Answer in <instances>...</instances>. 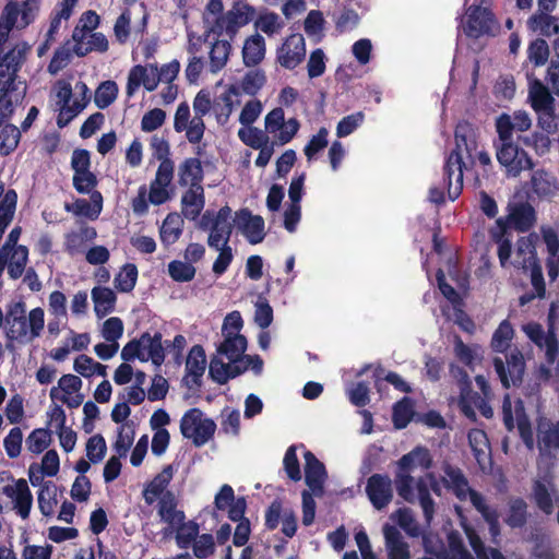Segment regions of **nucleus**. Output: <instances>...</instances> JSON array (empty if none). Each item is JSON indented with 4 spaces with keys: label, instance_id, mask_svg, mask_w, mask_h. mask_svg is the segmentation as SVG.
<instances>
[{
    "label": "nucleus",
    "instance_id": "1",
    "mask_svg": "<svg viewBox=\"0 0 559 559\" xmlns=\"http://www.w3.org/2000/svg\"><path fill=\"white\" fill-rule=\"evenodd\" d=\"M475 162L489 166L491 158L487 152L478 147L474 128L468 122H460L455 128V148L445 162L451 201H454L463 189L464 169Z\"/></svg>",
    "mask_w": 559,
    "mask_h": 559
},
{
    "label": "nucleus",
    "instance_id": "2",
    "mask_svg": "<svg viewBox=\"0 0 559 559\" xmlns=\"http://www.w3.org/2000/svg\"><path fill=\"white\" fill-rule=\"evenodd\" d=\"M513 335L512 324L509 320H503L493 332L490 344L493 352L506 353L504 360L501 357L492 359L495 371L504 389L520 386L526 368L524 356L519 348L514 347L507 353Z\"/></svg>",
    "mask_w": 559,
    "mask_h": 559
},
{
    "label": "nucleus",
    "instance_id": "3",
    "mask_svg": "<svg viewBox=\"0 0 559 559\" xmlns=\"http://www.w3.org/2000/svg\"><path fill=\"white\" fill-rule=\"evenodd\" d=\"M253 16V9L246 3H235L224 12L222 0H209L203 12L204 36L231 40L239 29L246 26Z\"/></svg>",
    "mask_w": 559,
    "mask_h": 559
},
{
    "label": "nucleus",
    "instance_id": "4",
    "mask_svg": "<svg viewBox=\"0 0 559 559\" xmlns=\"http://www.w3.org/2000/svg\"><path fill=\"white\" fill-rule=\"evenodd\" d=\"M162 333L156 332L151 335L148 332L141 334L139 338L129 341L121 350V359L124 361L118 366L114 373V381L118 385L127 384L131 381L133 376V368L129 361L139 359L146 362L150 359L153 365L160 367L165 361V353L163 347Z\"/></svg>",
    "mask_w": 559,
    "mask_h": 559
},
{
    "label": "nucleus",
    "instance_id": "5",
    "mask_svg": "<svg viewBox=\"0 0 559 559\" xmlns=\"http://www.w3.org/2000/svg\"><path fill=\"white\" fill-rule=\"evenodd\" d=\"M28 50L26 43H17L7 52H0V127L11 115L13 105L24 97V88L19 91L14 81Z\"/></svg>",
    "mask_w": 559,
    "mask_h": 559
},
{
    "label": "nucleus",
    "instance_id": "6",
    "mask_svg": "<svg viewBox=\"0 0 559 559\" xmlns=\"http://www.w3.org/2000/svg\"><path fill=\"white\" fill-rule=\"evenodd\" d=\"M535 223L536 212L530 203H510L507 207V215L496 219L489 228L490 240L495 245H511L513 230L526 233Z\"/></svg>",
    "mask_w": 559,
    "mask_h": 559
},
{
    "label": "nucleus",
    "instance_id": "7",
    "mask_svg": "<svg viewBox=\"0 0 559 559\" xmlns=\"http://www.w3.org/2000/svg\"><path fill=\"white\" fill-rule=\"evenodd\" d=\"M180 68V62L177 59L162 66L148 63L132 67L128 74L127 95L133 96L141 85L147 92L155 91L159 83H169L173 78H178Z\"/></svg>",
    "mask_w": 559,
    "mask_h": 559
},
{
    "label": "nucleus",
    "instance_id": "8",
    "mask_svg": "<svg viewBox=\"0 0 559 559\" xmlns=\"http://www.w3.org/2000/svg\"><path fill=\"white\" fill-rule=\"evenodd\" d=\"M394 476V485L399 496L407 502H414V483L412 472L417 467L429 469L432 466V457L425 447H416L404 454L397 462Z\"/></svg>",
    "mask_w": 559,
    "mask_h": 559
},
{
    "label": "nucleus",
    "instance_id": "9",
    "mask_svg": "<svg viewBox=\"0 0 559 559\" xmlns=\"http://www.w3.org/2000/svg\"><path fill=\"white\" fill-rule=\"evenodd\" d=\"M67 82H58L55 87L56 106L58 110L57 124L59 128L68 126L88 103V88L85 83L78 82L74 87Z\"/></svg>",
    "mask_w": 559,
    "mask_h": 559
},
{
    "label": "nucleus",
    "instance_id": "10",
    "mask_svg": "<svg viewBox=\"0 0 559 559\" xmlns=\"http://www.w3.org/2000/svg\"><path fill=\"white\" fill-rule=\"evenodd\" d=\"M215 431V421L204 417L203 412L198 407L188 409L180 419L182 437L191 440L197 448L206 444L214 437Z\"/></svg>",
    "mask_w": 559,
    "mask_h": 559
},
{
    "label": "nucleus",
    "instance_id": "11",
    "mask_svg": "<svg viewBox=\"0 0 559 559\" xmlns=\"http://www.w3.org/2000/svg\"><path fill=\"white\" fill-rule=\"evenodd\" d=\"M0 493L11 501L12 510L23 520L28 519L33 504V495L24 478L14 479L11 472H0Z\"/></svg>",
    "mask_w": 559,
    "mask_h": 559
},
{
    "label": "nucleus",
    "instance_id": "12",
    "mask_svg": "<svg viewBox=\"0 0 559 559\" xmlns=\"http://www.w3.org/2000/svg\"><path fill=\"white\" fill-rule=\"evenodd\" d=\"M530 500L545 515L554 513L555 504L559 500V493L551 473L538 474L533 478Z\"/></svg>",
    "mask_w": 559,
    "mask_h": 559
},
{
    "label": "nucleus",
    "instance_id": "13",
    "mask_svg": "<svg viewBox=\"0 0 559 559\" xmlns=\"http://www.w3.org/2000/svg\"><path fill=\"white\" fill-rule=\"evenodd\" d=\"M497 145V159L508 177H518L522 171L533 167V162L528 154L512 140H499Z\"/></svg>",
    "mask_w": 559,
    "mask_h": 559
},
{
    "label": "nucleus",
    "instance_id": "14",
    "mask_svg": "<svg viewBox=\"0 0 559 559\" xmlns=\"http://www.w3.org/2000/svg\"><path fill=\"white\" fill-rule=\"evenodd\" d=\"M300 123L296 118L285 119L283 108L276 107L264 117L265 132L271 134L274 143L285 145L297 134Z\"/></svg>",
    "mask_w": 559,
    "mask_h": 559
},
{
    "label": "nucleus",
    "instance_id": "15",
    "mask_svg": "<svg viewBox=\"0 0 559 559\" xmlns=\"http://www.w3.org/2000/svg\"><path fill=\"white\" fill-rule=\"evenodd\" d=\"M523 331L540 350L545 352V359L548 365H554L559 357V341L555 326L550 324L545 331L537 322H528L523 325Z\"/></svg>",
    "mask_w": 559,
    "mask_h": 559
},
{
    "label": "nucleus",
    "instance_id": "16",
    "mask_svg": "<svg viewBox=\"0 0 559 559\" xmlns=\"http://www.w3.org/2000/svg\"><path fill=\"white\" fill-rule=\"evenodd\" d=\"M307 47L304 36L299 33L290 34L276 48L275 60L286 70H295L306 58Z\"/></svg>",
    "mask_w": 559,
    "mask_h": 559
},
{
    "label": "nucleus",
    "instance_id": "17",
    "mask_svg": "<svg viewBox=\"0 0 559 559\" xmlns=\"http://www.w3.org/2000/svg\"><path fill=\"white\" fill-rule=\"evenodd\" d=\"M40 3L34 1L9 0L0 16L15 29H24L37 17Z\"/></svg>",
    "mask_w": 559,
    "mask_h": 559
},
{
    "label": "nucleus",
    "instance_id": "18",
    "mask_svg": "<svg viewBox=\"0 0 559 559\" xmlns=\"http://www.w3.org/2000/svg\"><path fill=\"white\" fill-rule=\"evenodd\" d=\"M174 163H160L151 181L148 191V201L153 205H162L173 197Z\"/></svg>",
    "mask_w": 559,
    "mask_h": 559
},
{
    "label": "nucleus",
    "instance_id": "19",
    "mask_svg": "<svg viewBox=\"0 0 559 559\" xmlns=\"http://www.w3.org/2000/svg\"><path fill=\"white\" fill-rule=\"evenodd\" d=\"M174 129L176 132H185L187 140L192 144H197L204 135L205 123L195 114L192 116L189 105L183 102L176 109Z\"/></svg>",
    "mask_w": 559,
    "mask_h": 559
},
{
    "label": "nucleus",
    "instance_id": "20",
    "mask_svg": "<svg viewBox=\"0 0 559 559\" xmlns=\"http://www.w3.org/2000/svg\"><path fill=\"white\" fill-rule=\"evenodd\" d=\"M493 25L491 12L483 5H471L461 19V28L465 35L478 38L488 34Z\"/></svg>",
    "mask_w": 559,
    "mask_h": 559
},
{
    "label": "nucleus",
    "instance_id": "21",
    "mask_svg": "<svg viewBox=\"0 0 559 559\" xmlns=\"http://www.w3.org/2000/svg\"><path fill=\"white\" fill-rule=\"evenodd\" d=\"M441 469L443 472L441 483L444 488L451 491L460 501H465L468 497L473 504V495L479 492L469 486L468 479L463 471L448 461L442 463Z\"/></svg>",
    "mask_w": 559,
    "mask_h": 559
},
{
    "label": "nucleus",
    "instance_id": "22",
    "mask_svg": "<svg viewBox=\"0 0 559 559\" xmlns=\"http://www.w3.org/2000/svg\"><path fill=\"white\" fill-rule=\"evenodd\" d=\"M366 495L376 510L385 509L393 500L392 479L386 474H372L366 483Z\"/></svg>",
    "mask_w": 559,
    "mask_h": 559
},
{
    "label": "nucleus",
    "instance_id": "23",
    "mask_svg": "<svg viewBox=\"0 0 559 559\" xmlns=\"http://www.w3.org/2000/svg\"><path fill=\"white\" fill-rule=\"evenodd\" d=\"M5 322L8 329L5 331L7 338L19 340L25 343L28 335L26 306L22 300L12 301L7 307Z\"/></svg>",
    "mask_w": 559,
    "mask_h": 559
},
{
    "label": "nucleus",
    "instance_id": "24",
    "mask_svg": "<svg viewBox=\"0 0 559 559\" xmlns=\"http://www.w3.org/2000/svg\"><path fill=\"white\" fill-rule=\"evenodd\" d=\"M531 127L532 119L524 110H516L512 115L502 114L496 119L499 140H512L513 132H525Z\"/></svg>",
    "mask_w": 559,
    "mask_h": 559
},
{
    "label": "nucleus",
    "instance_id": "25",
    "mask_svg": "<svg viewBox=\"0 0 559 559\" xmlns=\"http://www.w3.org/2000/svg\"><path fill=\"white\" fill-rule=\"evenodd\" d=\"M178 499L173 491H166L157 503V514L160 520L167 523V527L163 530L165 537L174 533L175 525L186 520V514L178 508Z\"/></svg>",
    "mask_w": 559,
    "mask_h": 559
},
{
    "label": "nucleus",
    "instance_id": "26",
    "mask_svg": "<svg viewBox=\"0 0 559 559\" xmlns=\"http://www.w3.org/2000/svg\"><path fill=\"white\" fill-rule=\"evenodd\" d=\"M241 92L238 85L228 84L225 91L217 97L214 105V115L218 124L225 126L234 110L241 105Z\"/></svg>",
    "mask_w": 559,
    "mask_h": 559
},
{
    "label": "nucleus",
    "instance_id": "27",
    "mask_svg": "<svg viewBox=\"0 0 559 559\" xmlns=\"http://www.w3.org/2000/svg\"><path fill=\"white\" fill-rule=\"evenodd\" d=\"M305 459V481L311 492L316 496L323 493V487L328 473L324 464L309 450L304 453Z\"/></svg>",
    "mask_w": 559,
    "mask_h": 559
},
{
    "label": "nucleus",
    "instance_id": "28",
    "mask_svg": "<svg viewBox=\"0 0 559 559\" xmlns=\"http://www.w3.org/2000/svg\"><path fill=\"white\" fill-rule=\"evenodd\" d=\"M235 224L250 243L257 245L264 239V221L261 216L243 210L236 214Z\"/></svg>",
    "mask_w": 559,
    "mask_h": 559
},
{
    "label": "nucleus",
    "instance_id": "29",
    "mask_svg": "<svg viewBox=\"0 0 559 559\" xmlns=\"http://www.w3.org/2000/svg\"><path fill=\"white\" fill-rule=\"evenodd\" d=\"M174 477L173 465L168 464L163 467L162 472L158 473L143 489V499L146 504H153L157 498L168 491L167 487Z\"/></svg>",
    "mask_w": 559,
    "mask_h": 559
},
{
    "label": "nucleus",
    "instance_id": "30",
    "mask_svg": "<svg viewBox=\"0 0 559 559\" xmlns=\"http://www.w3.org/2000/svg\"><path fill=\"white\" fill-rule=\"evenodd\" d=\"M528 504L522 497H513L508 501L504 524L511 530H522L528 522Z\"/></svg>",
    "mask_w": 559,
    "mask_h": 559
},
{
    "label": "nucleus",
    "instance_id": "31",
    "mask_svg": "<svg viewBox=\"0 0 559 559\" xmlns=\"http://www.w3.org/2000/svg\"><path fill=\"white\" fill-rule=\"evenodd\" d=\"M383 535L389 559H411L408 544L394 525L385 524Z\"/></svg>",
    "mask_w": 559,
    "mask_h": 559
},
{
    "label": "nucleus",
    "instance_id": "32",
    "mask_svg": "<svg viewBox=\"0 0 559 559\" xmlns=\"http://www.w3.org/2000/svg\"><path fill=\"white\" fill-rule=\"evenodd\" d=\"M266 52L265 39L259 33L248 36L242 45V62L246 67H257L260 64Z\"/></svg>",
    "mask_w": 559,
    "mask_h": 559
},
{
    "label": "nucleus",
    "instance_id": "33",
    "mask_svg": "<svg viewBox=\"0 0 559 559\" xmlns=\"http://www.w3.org/2000/svg\"><path fill=\"white\" fill-rule=\"evenodd\" d=\"M473 507L480 513L484 521L488 524V531L493 544H499L501 526L497 509L488 506L481 493L473 495Z\"/></svg>",
    "mask_w": 559,
    "mask_h": 559
},
{
    "label": "nucleus",
    "instance_id": "34",
    "mask_svg": "<svg viewBox=\"0 0 559 559\" xmlns=\"http://www.w3.org/2000/svg\"><path fill=\"white\" fill-rule=\"evenodd\" d=\"M224 341L217 346V353L224 355L233 364L240 362L248 347L245 335L240 333H225Z\"/></svg>",
    "mask_w": 559,
    "mask_h": 559
},
{
    "label": "nucleus",
    "instance_id": "35",
    "mask_svg": "<svg viewBox=\"0 0 559 559\" xmlns=\"http://www.w3.org/2000/svg\"><path fill=\"white\" fill-rule=\"evenodd\" d=\"M3 254H5L8 274L10 278L17 280L26 271L28 261L27 247H1Z\"/></svg>",
    "mask_w": 559,
    "mask_h": 559
},
{
    "label": "nucleus",
    "instance_id": "36",
    "mask_svg": "<svg viewBox=\"0 0 559 559\" xmlns=\"http://www.w3.org/2000/svg\"><path fill=\"white\" fill-rule=\"evenodd\" d=\"M206 368V356L202 345H193L186 360V374L191 377L192 383L201 385Z\"/></svg>",
    "mask_w": 559,
    "mask_h": 559
},
{
    "label": "nucleus",
    "instance_id": "37",
    "mask_svg": "<svg viewBox=\"0 0 559 559\" xmlns=\"http://www.w3.org/2000/svg\"><path fill=\"white\" fill-rule=\"evenodd\" d=\"M203 170L201 162L195 157L185 159L178 167V182L182 187H202Z\"/></svg>",
    "mask_w": 559,
    "mask_h": 559
},
{
    "label": "nucleus",
    "instance_id": "38",
    "mask_svg": "<svg viewBox=\"0 0 559 559\" xmlns=\"http://www.w3.org/2000/svg\"><path fill=\"white\" fill-rule=\"evenodd\" d=\"M73 39L76 41L75 51L80 56L91 50L105 51L108 48V40L102 33L74 31Z\"/></svg>",
    "mask_w": 559,
    "mask_h": 559
},
{
    "label": "nucleus",
    "instance_id": "39",
    "mask_svg": "<svg viewBox=\"0 0 559 559\" xmlns=\"http://www.w3.org/2000/svg\"><path fill=\"white\" fill-rule=\"evenodd\" d=\"M531 187L532 191L540 199L552 198L559 190L556 177L542 169L533 173Z\"/></svg>",
    "mask_w": 559,
    "mask_h": 559
},
{
    "label": "nucleus",
    "instance_id": "40",
    "mask_svg": "<svg viewBox=\"0 0 559 559\" xmlns=\"http://www.w3.org/2000/svg\"><path fill=\"white\" fill-rule=\"evenodd\" d=\"M94 311L97 318H104L115 310L117 296L109 287L96 286L92 289Z\"/></svg>",
    "mask_w": 559,
    "mask_h": 559
},
{
    "label": "nucleus",
    "instance_id": "41",
    "mask_svg": "<svg viewBox=\"0 0 559 559\" xmlns=\"http://www.w3.org/2000/svg\"><path fill=\"white\" fill-rule=\"evenodd\" d=\"M211 40L209 52L210 71L216 74L227 64L231 52V44L228 39L211 38Z\"/></svg>",
    "mask_w": 559,
    "mask_h": 559
},
{
    "label": "nucleus",
    "instance_id": "42",
    "mask_svg": "<svg viewBox=\"0 0 559 559\" xmlns=\"http://www.w3.org/2000/svg\"><path fill=\"white\" fill-rule=\"evenodd\" d=\"M537 444L542 455L559 453V421L549 424L546 428L539 426L537 430Z\"/></svg>",
    "mask_w": 559,
    "mask_h": 559
},
{
    "label": "nucleus",
    "instance_id": "43",
    "mask_svg": "<svg viewBox=\"0 0 559 559\" xmlns=\"http://www.w3.org/2000/svg\"><path fill=\"white\" fill-rule=\"evenodd\" d=\"M182 213L188 219H197L204 207L203 187L189 188L181 198Z\"/></svg>",
    "mask_w": 559,
    "mask_h": 559
},
{
    "label": "nucleus",
    "instance_id": "44",
    "mask_svg": "<svg viewBox=\"0 0 559 559\" xmlns=\"http://www.w3.org/2000/svg\"><path fill=\"white\" fill-rule=\"evenodd\" d=\"M528 99L535 112L555 107L554 97L539 80L530 82Z\"/></svg>",
    "mask_w": 559,
    "mask_h": 559
},
{
    "label": "nucleus",
    "instance_id": "45",
    "mask_svg": "<svg viewBox=\"0 0 559 559\" xmlns=\"http://www.w3.org/2000/svg\"><path fill=\"white\" fill-rule=\"evenodd\" d=\"M266 84V73L264 70L254 68L247 71L239 81L238 88L241 94L255 97Z\"/></svg>",
    "mask_w": 559,
    "mask_h": 559
},
{
    "label": "nucleus",
    "instance_id": "46",
    "mask_svg": "<svg viewBox=\"0 0 559 559\" xmlns=\"http://www.w3.org/2000/svg\"><path fill=\"white\" fill-rule=\"evenodd\" d=\"M254 26L269 37L278 35L285 27V21L275 12L261 11L254 21Z\"/></svg>",
    "mask_w": 559,
    "mask_h": 559
},
{
    "label": "nucleus",
    "instance_id": "47",
    "mask_svg": "<svg viewBox=\"0 0 559 559\" xmlns=\"http://www.w3.org/2000/svg\"><path fill=\"white\" fill-rule=\"evenodd\" d=\"M103 207V197L99 192L94 191L91 193L90 200L79 199L68 210L73 211L76 215L96 218Z\"/></svg>",
    "mask_w": 559,
    "mask_h": 559
},
{
    "label": "nucleus",
    "instance_id": "48",
    "mask_svg": "<svg viewBox=\"0 0 559 559\" xmlns=\"http://www.w3.org/2000/svg\"><path fill=\"white\" fill-rule=\"evenodd\" d=\"M536 247H518L519 253L524 254L526 253V249H530V267H531V283L534 288V290L537 293L538 298L545 297L546 294V285L544 281L543 270L542 266L536 259L535 249Z\"/></svg>",
    "mask_w": 559,
    "mask_h": 559
},
{
    "label": "nucleus",
    "instance_id": "49",
    "mask_svg": "<svg viewBox=\"0 0 559 559\" xmlns=\"http://www.w3.org/2000/svg\"><path fill=\"white\" fill-rule=\"evenodd\" d=\"M183 219L178 213H170L164 219L160 227V238L165 245H171L179 240L182 233Z\"/></svg>",
    "mask_w": 559,
    "mask_h": 559
},
{
    "label": "nucleus",
    "instance_id": "50",
    "mask_svg": "<svg viewBox=\"0 0 559 559\" xmlns=\"http://www.w3.org/2000/svg\"><path fill=\"white\" fill-rule=\"evenodd\" d=\"M174 532H176L175 539L177 546L181 549H187L200 535V527L195 521L186 522L185 520L175 525Z\"/></svg>",
    "mask_w": 559,
    "mask_h": 559
},
{
    "label": "nucleus",
    "instance_id": "51",
    "mask_svg": "<svg viewBox=\"0 0 559 559\" xmlns=\"http://www.w3.org/2000/svg\"><path fill=\"white\" fill-rule=\"evenodd\" d=\"M414 403L412 399L404 396L393 405L392 420L397 429L405 428L413 419Z\"/></svg>",
    "mask_w": 559,
    "mask_h": 559
},
{
    "label": "nucleus",
    "instance_id": "52",
    "mask_svg": "<svg viewBox=\"0 0 559 559\" xmlns=\"http://www.w3.org/2000/svg\"><path fill=\"white\" fill-rule=\"evenodd\" d=\"M547 13L548 12L540 11V13L533 15L527 22L528 27L533 32H538L545 36L557 34L559 32L557 20Z\"/></svg>",
    "mask_w": 559,
    "mask_h": 559
},
{
    "label": "nucleus",
    "instance_id": "53",
    "mask_svg": "<svg viewBox=\"0 0 559 559\" xmlns=\"http://www.w3.org/2000/svg\"><path fill=\"white\" fill-rule=\"evenodd\" d=\"M237 136L245 145L254 150L270 142L266 132L254 126L240 127Z\"/></svg>",
    "mask_w": 559,
    "mask_h": 559
},
{
    "label": "nucleus",
    "instance_id": "54",
    "mask_svg": "<svg viewBox=\"0 0 559 559\" xmlns=\"http://www.w3.org/2000/svg\"><path fill=\"white\" fill-rule=\"evenodd\" d=\"M263 111V104L260 99L249 98L241 107L238 115V122L241 127L253 126Z\"/></svg>",
    "mask_w": 559,
    "mask_h": 559
},
{
    "label": "nucleus",
    "instance_id": "55",
    "mask_svg": "<svg viewBox=\"0 0 559 559\" xmlns=\"http://www.w3.org/2000/svg\"><path fill=\"white\" fill-rule=\"evenodd\" d=\"M51 442V431L49 428L34 429L26 439V447L29 452L39 454L44 452Z\"/></svg>",
    "mask_w": 559,
    "mask_h": 559
},
{
    "label": "nucleus",
    "instance_id": "56",
    "mask_svg": "<svg viewBox=\"0 0 559 559\" xmlns=\"http://www.w3.org/2000/svg\"><path fill=\"white\" fill-rule=\"evenodd\" d=\"M325 20L319 10H311L304 23L306 34L314 40H320L324 33Z\"/></svg>",
    "mask_w": 559,
    "mask_h": 559
},
{
    "label": "nucleus",
    "instance_id": "57",
    "mask_svg": "<svg viewBox=\"0 0 559 559\" xmlns=\"http://www.w3.org/2000/svg\"><path fill=\"white\" fill-rule=\"evenodd\" d=\"M38 507L43 515L49 516L53 512V508L57 504L55 486L51 481L43 483L38 491Z\"/></svg>",
    "mask_w": 559,
    "mask_h": 559
},
{
    "label": "nucleus",
    "instance_id": "58",
    "mask_svg": "<svg viewBox=\"0 0 559 559\" xmlns=\"http://www.w3.org/2000/svg\"><path fill=\"white\" fill-rule=\"evenodd\" d=\"M195 267L189 262L174 260L168 264L169 276L178 283L192 281L195 276Z\"/></svg>",
    "mask_w": 559,
    "mask_h": 559
},
{
    "label": "nucleus",
    "instance_id": "59",
    "mask_svg": "<svg viewBox=\"0 0 559 559\" xmlns=\"http://www.w3.org/2000/svg\"><path fill=\"white\" fill-rule=\"evenodd\" d=\"M138 280V267L133 263H127L116 277V287L121 293H130L135 287Z\"/></svg>",
    "mask_w": 559,
    "mask_h": 559
},
{
    "label": "nucleus",
    "instance_id": "60",
    "mask_svg": "<svg viewBox=\"0 0 559 559\" xmlns=\"http://www.w3.org/2000/svg\"><path fill=\"white\" fill-rule=\"evenodd\" d=\"M117 94V84L112 81H106L97 87L94 102L98 108L105 109L115 102Z\"/></svg>",
    "mask_w": 559,
    "mask_h": 559
},
{
    "label": "nucleus",
    "instance_id": "61",
    "mask_svg": "<svg viewBox=\"0 0 559 559\" xmlns=\"http://www.w3.org/2000/svg\"><path fill=\"white\" fill-rule=\"evenodd\" d=\"M365 120L362 111H357L342 118L336 126L337 138H346L354 133Z\"/></svg>",
    "mask_w": 559,
    "mask_h": 559
},
{
    "label": "nucleus",
    "instance_id": "62",
    "mask_svg": "<svg viewBox=\"0 0 559 559\" xmlns=\"http://www.w3.org/2000/svg\"><path fill=\"white\" fill-rule=\"evenodd\" d=\"M20 141V131L15 126L7 124L0 131V155L10 154Z\"/></svg>",
    "mask_w": 559,
    "mask_h": 559
},
{
    "label": "nucleus",
    "instance_id": "63",
    "mask_svg": "<svg viewBox=\"0 0 559 559\" xmlns=\"http://www.w3.org/2000/svg\"><path fill=\"white\" fill-rule=\"evenodd\" d=\"M191 546L193 555L198 559H206L215 552L214 537L209 533L199 535Z\"/></svg>",
    "mask_w": 559,
    "mask_h": 559
},
{
    "label": "nucleus",
    "instance_id": "64",
    "mask_svg": "<svg viewBox=\"0 0 559 559\" xmlns=\"http://www.w3.org/2000/svg\"><path fill=\"white\" fill-rule=\"evenodd\" d=\"M106 450L105 438L99 433L92 436L86 442V456L94 464L103 461Z\"/></svg>",
    "mask_w": 559,
    "mask_h": 559
}]
</instances>
